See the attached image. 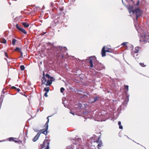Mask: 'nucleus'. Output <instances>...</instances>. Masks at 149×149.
Wrapping results in <instances>:
<instances>
[{
  "instance_id": "nucleus-41",
  "label": "nucleus",
  "mask_w": 149,
  "mask_h": 149,
  "mask_svg": "<svg viewBox=\"0 0 149 149\" xmlns=\"http://www.w3.org/2000/svg\"><path fill=\"white\" fill-rule=\"evenodd\" d=\"M99 149H100L99 148Z\"/></svg>"
},
{
  "instance_id": "nucleus-2",
  "label": "nucleus",
  "mask_w": 149,
  "mask_h": 149,
  "mask_svg": "<svg viewBox=\"0 0 149 149\" xmlns=\"http://www.w3.org/2000/svg\"><path fill=\"white\" fill-rule=\"evenodd\" d=\"M73 145L72 146L73 149L71 148L70 146L68 147L67 149H82L81 148V147L79 146V142L77 140L75 141L73 140Z\"/></svg>"
},
{
  "instance_id": "nucleus-22",
  "label": "nucleus",
  "mask_w": 149,
  "mask_h": 149,
  "mask_svg": "<svg viewBox=\"0 0 149 149\" xmlns=\"http://www.w3.org/2000/svg\"><path fill=\"white\" fill-rule=\"evenodd\" d=\"M16 28L19 30L21 27H20L18 25V24H17L16 25Z\"/></svg>"
},
{
  "instance_id": "nucleus-26",
  "label": "nucleus",
  "mask_w": 149,
  "mask_h": 149,
  "mask_svg": "<svg viewBox=\"0 0 149 149\" xmlns=\"http://www.w3.org/2000/svg\"><path fill=\"white\" fill-rule=\"evenodd\" d=\"M125 87L127 89V91H128V86L126 85L125 86Z\"/></svg>"
},
{
  "instance_id": "nucleus-8",
  "label": "nucleus",
  "mask_w": 149,
  "mask_h": 149,
  "mask_svg": "<svg viewBox=\"0 0 149 149\" xmlns=\"http://www.w3.org/2000/svg\"><path fill=\"white\" fill-rule=\"evenodd\" d=\"M96 142L98 143V146L99 148V147H101L102 146V142L101 141H100L99 140V138H98V139L97 140V141H96Z\"/></svg>"
},
{
  "instance_id": "nucleus-10",
  "label": "nucleus",
  "mask_w": 149,
  "mask_h": 149,
  "mask_svg": "<svg viewBox=\"0 0 149 149\" xmlns=\"http://www.w3.org/2000/svg\"><path fill=\"white\" fill-rule=\"evenodd\" d=\"M22 24L25 27H28L29 26V24L28 23L26 22H23L22 23Z\"/></svg>"
},
{
  "instance_id": "nucleus-27",
  "label": "nucleus",
  "mask_w": 149,
  "mask_h": 149,
  "mask_svg": "<svg viewBox=\"0 0 149 149\" xmlns=\"http://www.w3.org/2000/svg\"><path fill=\"white\" fill-rule=\"evenodd\" d=\"M47 92H45L44 94V95L46 97H47L48 96V95H47Z\"/></svg>"
},
{
  "instance_id": "nucleus-18",
  "label": "nucleus",
  "mask_w": 149,
  "mask_h": 149,
  "mask_svg": "<svg viewBox=\"0 0 149 149\" xmlns=\"http://www.w3.org/2000/svg\"><path fill=\"white\" fill-rule=\"evenodd\" d=\"M98 99V97H94L93 99V100H91V102H94L96 100H97Z\"/></svg>"
},
{
  "instance_id": "nucleus-7",
  "label": "nucleus",
  "mask_w": 149,
  "mask_h": 149,
  "mask_svg": "<svg viewBox=\"0 0 149 149\" xmlns=\"http://www.w3.org/2000/svg\"><path fill=\"white\" fill-rule=\"evenodd\" d=\"M39 136L40 134L38 133L37 134L33 139V141L34 142L36 141L38 139Z\"/></svg>"
},
{
  "instance_id": "nucleus-30",
  "label": "nucleus",
  "mask_w": 149,
  "mask_h": 149,
  "mask_svg": "<svg viewBox=\"0 0 149 149\" xmlns=\"http://www.w3.org/2000/svg\"><path fill=\"white\" fill-rule=\"evenodd\" d=\"M13 139L12 138H10L9 139V140L10 141H12V140H13Z\"/></svg>"
},
{
  "instance_id": "nucleus-3",
  "label": "nucleus",
  "mask_w": 149,
  "mask_h": 149,
  "mask_svg": "<svg viewBox=\"0 0 149 149\" xmlns=\"http://www.w3.org/2000/svg\"><path fill=\"white\" fill-rule=\"evenodd\" d=\"M110 47L107 46L106 47V50H105V46H104L102 48V50L101 54L102 57L105 56L106 52H111L112 50L110 48Z\"/></svg>"
},
{
  "instance_id": "nucleus-40",
  "label": "nucleus",
  "mask_w": 149,
  "mask_h": 149,
  "mask_svg": "<svg viewBox=\"0 0 149 149\" xmlns=\"http://www.w3.org/2000/svg\"><path fill=\"white\" fill-rule=\"evenodd\" d=\"M122 1H123V0H122Z\"/></svg>"
},
{
  "instance_id": "nucleus-13",
  "label": "nucleus",
  "mask_w": 149,
  "mask_h": 149,
  "mask_svg": "<svg viewBox=\"0 0 149 149\" xmlns=\"http://www.w3.org/2000/svg\"><path fill=\"white\" fill-rule=\"evenodd\" d=\"M0 42L2 43H6V41L4 39L2 38L0 39Z\"/></svg>"
},
{
  "instance_id": "nucleus-39",
  "label": "nucleus",
  "mask_w": 149,
  "mask_h": 149,
  "mask_svg": "<svg viewBox=\"0 0 149 149\" xmlns=\"http://www.w3.org/2000/svg\"><path fill=\"white\" fill-rule=\"evenodd\" d=\"M15 141V142H17V141Z\"/></svg>"
},
{
  "instance_id": "nucleus-35",
  "label": "nucleus",
  "mask_w": 149,
  "mask_h": 149,
  "mask_svg": "<svg viewBox=\"0 0 149 149\" xmlns=\"http://www.w3.org/2000/svg\"><path fill=\"white\" fill-rule=\"evenodd\" d=\"M5 56H6V57H8L7 54V53H6V52H5Z\"/></svg>"
},
{
  "instance_id": "nucleus-33",
  "label": "nucleus",
  "mask_w": 149,
  "mask_h": 149,
  "mask_svg": "<svg viewBox=\"0 0 149 149\" xmlns=\"http://www.w3.org/2000/svg\"><path fill=\"white\" fill-rule=\"evenodd\" d=\"M128 101H129V100H128V99H126L125 101L127 102H128Z\"/></svg>"
},
{
  "instance_id": "nucleus-1",
  "label": "nucleus",
  "mask_w": 149,
  "mask_h": 149,
  "mask_svg": "<svg viewBox=\"0 0 149 149\" xmlns=\"http://www.w3.org/2000/svg\"><path fill=\"white\" fill-rule=\"evenodd\" d=\"M128 9L131 15L132 16L134 19L135 26L137 30L139 31V26L138 22H137V20L138 17L141 15L142 11L139 8H136L135 10H134L133 7L130 6H129Z\"/></svg>"
},
{
  "instance_id": "nucleus-11",
  "label": "nucleus",
  "mask_w": 149,
  "mask_h": 149,
  "mask_svg": "<svg viewBox=\"0 0 149 149\" xmlns=\"http://www.w3.org/2000/svg\"><path fill=\"white\" fill-rule=\"evenodd\" d=\"M46 76L48 78L49 80V79H50V81H51V80H52V79H53V78L51 77L50 75L48 74H46Z\"/></svg>"
},
{
  "instance_id": "nucleus-28",
  "label": "nucleus",
  "mask_w": 149,
  "mask_h": 149,
  "mask_svg": "<svg viewBox=\"0 0 149 149\" xmlns=\"http://www.w3.org/2000/svg\"><path fill=\"white\" fill-rule=\"evenodd\" d=\"M127 43V42H124L122 44V45H123L124 46H125L126 45V44Z\"/></svg>"
},
{
  "instance_id": "nucleus-37",
  "label": "nucleus",
  "mask_w": 149,
  "mask_h": 149,
  "mask_svg": "<svg viewBox=\"0 0 149 149\" xmlns=\"http://www.w3.org/2000/svg\"><path fill=\"white\" fill-rule=\"evenodd\" d=\"M43 76H45V73H43Z\"/></svg>"
},
{
  "instance_id": "nucleus-31",
  "label": "nucleus",
  "mask_w": 149,
  "mask_h": 149,
  "mask_svg": "<svg viewBox=\"0 0 149 149\" xmlns=\"http://www.w3.org/2000/svg\"><path fill=\"white\" fill-rule=\"evenodd\" d=\"M139 1H137V4H136V5H138L139 4Z\"/></svg>"
},
{
  "instance_id": "nucleus-15",
  "label": "nucleus",
  "mask_w": 149,
  "mask_h": 149,
  "mask_svg": "<svg viewBox=\"0 0 149 149\" xmlns=\"http://www.w3.org/2000/svg\"><path fill=\"white\" fill-rule=\"evenodd\" d=\"M139 48L138 47H136L135 48L134 52L135 53H137L139 52Z\"/></svg>"
},
{
  "instance_id": "nucleus-38",
  "label": "nucleus",
  "mask_w": 149,
  "mask_h": 149,
  "mask_svg": "<svg viewBox=\"0 0 149 149\" xmlns=\"http://www.w3.org/2000/svg\"><path fill=\"white\" fill-rule=\"evenodd\" d=\"M71 113L73 115H74V114L73 113Z\"/></svg>"
},
{
  "instance_id": "nucleus-19",
  "label": "nucleus",
  "mask_w": 149,
  "mask_h": 149,
  "mask_svg": "<svg viewBox=\"0 0 149 149\" xmlns=\"http://www.w3.org/2000/svg\"><path fill=\"white\" fill-rule=\"evenodd\" d=\"M16 40L15 39H13L12 41V43L13 45H15V42L16 41Z\"/></svg>"
},
{
  "instance_id": "nucleus-21",
  "label": "nucleus",
  "mask_w": 149,
  "mask_h": 149,
  "mask_svg": "<svg viewBox=\"0 0 149 149\" xmlns=\"http://www.w3.org/2000/svg\"><path fill=\"white\" fill-rule=\"evenodd\" d=\"M21 49H20L17 47L15 49V50L16 51L21 52Z\"/></svg>"
},
{
  "instance_id": "nucleus-36",
  "label": "nucleus",
  "mask_w": 149,
  "mask_h": 149,
  "mask_svg": "<svg viewBox=\"0 0 149 149\" xmlns=\"http://www.w3.org/2000/svg\"><path fill=\"white\" fill-rule=\"evenodd\" d=\"M12 88H16L14 86H13L12 87Z\"/></svg>"
},
{
  "instance_id": "nucleus-25",
  "label": "nucleus",
  "mask_w": 149,
  "mask_h": 149,
  "mask_svg": "<svg viewBox=\"0 0 149 149\" xmlns=\"http://www.w3.org/2000/svg\"><path fill=\"white\" fill-rule=\"evenodd\" d=\"M139 64L140 65L143 67H145L146 66V65H144L143 63H140Z\"/></svg>"
},
{
  "instance_id": "nucleus-17",
  "label": "nucleus",
  "mask_w": 149,
  "mask_h": 149,
  "mask_svg": "<svg viewBox=\"0 0 149 149\" xmlns=\"http://www.w3.org/2000/svg\"><path fill=\"white\" fill-rule=\"evenodd\" d=\"M44 90L46 91V92H48L49 91V87H47L45 88Z\"/></svg>"
},
{
  "instance_id": "nucleus-4",
  "label": "nucleus",
  "mask_w": 149,
  "mask_h": 149,
  "mask_svg": "<svg viewBox=\"0 0 149 149\" xmlns=\"http://www.w3.org/2000/svg\"><path fill=\"white\" fill-rule=\"evenodd\" d=\"M41 81L42 84H45L46 86H50L52 84V80L50 81L49 79L47 80L44 76H43L42 77Z\"/></svg>"
},
{
  "instance_id": "nucleus-9",
  "label": "nucleus",
  "mask_w": 149,
  "mask_h": 149,
  "mask_svg": "<svg viewBox=\"0 0 149 149\" xmlns=\"http://www.w3.org/2000/svg\"><path fill=\"white\" fill-rule=\"evenodd\" d=\"M46 143V145H47V147L45 149H49V143H48L47 141H44L43 143V146H44L45 145V143Z\"/></svg>"
},
{
  "instance_id": "nucleus-23",
  "label": "nucleus",
  "mask_w": 149,
  "mask_h": 149,
  "mask_svg": "<svg viewBox=\"0 0 149 149\" xmlns=\"http://www.w3.org/2000/svg\"><path fill=\"white\" fill-rule=\"evenodd\" d=\"M46 128H46V130H45V131H44L42 132V133H43V134H47V130L48 128L47 129V127H46Z\"/></svg>"
},
{
  "instance_id": "nucleus-14",
  "label": "nucleus",
  "mask_w": 149,
  "mask_h": 149,
  "mask_svg": "<svg viewBox=\"0 0 149 149\" xmlns=\"http://www.w3.org/2000/svg\"><path fill=\"white\" fill-rule=\"evenodd\" d=\"M49 116H48L47 118V122L46 123V124L45 125V126H46V127H47V129L48 128V123L49 122Z\"/></svg>"
},
{
  "instance_id": "nucleus-24",
  "label": "nucleus",
  "mask_w": 149,
  "mask_h": 149,
  "mask_svg": "<svg viewBox=\"0 0 149 149\" xmlns=\"http://www.w3.org/2000/svg\"><path fill=\"white\" fill-rule=\"evenodd\" d=\"M64 90V88H61L60 89V91L61 93H63Z\"/></svg>"
},
{
  "instance_id": "nucleus-5",
  "label": "nucleus",
  "mask_w": 149,
  "mask_h": 149,
  "mask_svg": "<svg viewBox=\"0 0 149 149\" xmlns=\"http://www.w3.org/2000/svg\"><path fill=\"white\" fill-rule=\"evenodd\" d=\"M146 36H141L140 38V41L141 42H144L145 43L146 42V40L145 39V37H146Z\"/></svg>"
},
{
  "instance_id": "nucleus-29",
  "label": "nucleus",
  "mask_w": 149,
  "mask_h": 149,
  "mask_svg": "<svg viewBox=\"0 0 149 149\" xmlns=\"http://www.w3.org/2000/svg\"><path fill=\"white\" fill-rule=\"evenodd\" d=\"M3 97H4V95H1V98H3Z\"/></svg>"
},
{
  "instance_id": "nucleus-6",
  "label": "nucleus",
  "mask_w": 149,
  "mask_h": 149,
  "mask_svg": "<svg viewBox=\"0 0 149 149\" xmlns=\"http://www.w3.org/2000/svg\"><path fill=\"white\" fill-rule=\"evenodd\" d=\"M93 57H90L89 58L90 59L89 60V61L88 63L90 65V67L91 68H92L93 67V65L92 62V58Z\"/></svg>"
},
{
  "instance_id": "nucleus-34",
  "label": "nucleus",
  "mask_w": 149,
  "mask_h": 149,
  "mask_svg": "<svg viewBox=\"0 0 149 149\" xmlns=\"http://www.w3.org/2000/svg\"><path fill=\"white\" fill-rule=\"evenodd\" d=\"M64 49L65 50H67V49L65 47H63L62 48V49Z\"/></svg>"
},
{
  "instance_id": "nucleus-16",
  "label": "nucleus",
  "mask_w": 149,
  "mask_h": 149,
  "mask_svg": "<svg viewBox=\"0 0 149 149\" xmlns=\"http://www.w3.org/2000/svg\"><path fill=\"white\" fill-rule=\"evenodd\" d=\"M118 125L119 126V128L120 129H123V126H122L121 125V123L120 121H119L118 122Z\"/></svg>"
},
{
  "instance_id": "nucleus-32",
  "label": "nucleus",
  "mask_w": 149,
  "mask_h": 149,
  "mask_svg": "<svg viewBox=\"0 0 149 149\" xmlns=\"http://www.w3.org/2000/svg\"><path fill=\"white\" fill-rule=\"evenodd\" d=\"M21 52V56H22V55H23V53H22V52L21 51V52Z\"/></svg>"
},
{
  "instance_id": "nucleus-12",
  "label": "nucleus",
  "mask_w": 149,
  "mask_h": 149,
  "mask_svg": "<svg viewBox=\"0 0 149 149\" xmlns=\"http://www.w3.org/2000/svg\"><path fill=\"white\" fill-rule=\"evenodd\" d=\"M19 31H22V32H23V33H24L25 34H26L27 33L26 31L24 29H23L21 28L19 30Z\"/></svg>"
},
{
  "instance_id": "nucleus-20",
  "label": "nucleus",
  "mask_w": 149,
  "mask_h": 149,
  "mask_svg": "<svg viewBox=\"0 0 149 149\" xmlns=\"http://www.w3.org/2000/svg\"><path fill=\"white\" fill-rule=\"evenodd\" d=\"M25 68L23 65H21L20 67V69L22 70H23Z\"/></svg>"
}]
</instances>
